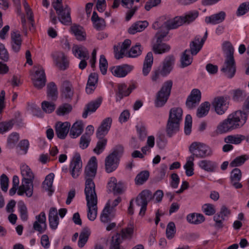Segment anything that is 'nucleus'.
I'll return each instance as SVG.
<instances>
[{
  "label": "nucleus",
  "instance_id": "nucleus-1",
  "mask_svg": "<svg viewBox=\"0 0 249 249\" xmlns=\"http://www.w3.org/2000/svg\"><path fill=\"white\" fill-rule=\"evenodd\" d=\"M247 114L240 110L230 114L217 126L216 132L222 134L242 127L246 123Z\"/></svg>",
  "mask_w": 249,
  "mask_h": 249
},
{
  "label": "nucleus",
  "instance_id": "nucleus-2",
  "mask_svg": "<svg viewBox=\"0 0 249 249\" xmlns=\"http://www.w3.org/2000/svg\"><path fill=\"white\" fill-rule=\"evenodd\" d=\"M225 60L221 69L224 75L229 78H232L236 72V64L233 56L234 48L231 44L226 41L223 44Z\"/></svg>",
  "mask_w": 249,
  "mask_h": 249
},
{
  "label": "nucleus",
  "instance_id": "nucleus-3",
  "mask_svg": "<svg viewBox=\"0 0 249 249\" xmlns=\"http://www.w3.org/2000/svg\"><path fill=\"white\" fill-rule=\"evenodd\" d=\"M97 169V160L92 157L89 160L84 171L85 182V194H89L95 192V185L93 181L95 178Z\"/></svg>",
  "mask_w": 249,
  "mask_h": 249
},
{
  "label": "nucleus",
  "instance_id": "nucleus-4",
  "mask_svg": "<svg viewBox=\"0 0 249 249\" xmlns=\"http://www.w3.org/2000/svg\"><path fill=\"white\" fill-rule=\"evenodd\" d=\"M163 196V193L161 190L156 191L154 194L148 190L142 191L136 198L137 205L141 207L139 214L142 215L145 214L149 201L155 198L157 202H160L162 200Z\"/></svg>",
  "mask_w": 249,
  "mask_h": 249
},
{
  "label": "nucleus",
  "instance_id": "nucleus-5",
  "mask_svg": "<svg viewBox=\"0 0 249 249\" xmlns=\"http://www.w3.org/2000/svg\"><path fill=\"white\" fill-rule=\"evenodd\" d=\"M52 5L56 11L59 21L64 25H70L71 20V8L67 4L63 6L62 0H55L52 2Z\"/></svg>",
  "mask_w": 249,
  "mask_h": 249
},
{
  "label": "nucleus",
  "instance_id": "nucleus-6",
  "mask_svg": "<svg viewBox=\"0 0 249 249\" xmlns=\"http://www.w3.org/2000/svg\"><path fill=\"white\" fill-rule=\"evenodd\" d=\"M189 151L192 153L191 156L200 159H204L212 155L211 148L207 145L200 142H193L190 145Z\"/></svg>",
  "mask_w": 249,
  "mask_h": 249
},
{
  "label": "nucleus",
  "instance_id": "nucleus-7",
  "mask_svg": "<svg viewBox=\"0 0 249 249\" xmlns=\"http://www.w3.org/2000/svg\"><path fill=\"white\" fill-rule=\"evenodd\" d=\"M172 86L173 81L171 80H167L163 83L161 88L157 94L155 101L156 107H161L166 103L170 95Z\"/></svg>",
  "mask_w": 249,
  "mask_h": 249
},
{
  "label": "nucleus",
  "instance_id": "nucleus-8",
  "mask_svg": "<svg viewBox=\"0 0 249 249\" xmlns=\"http://www.w3.org/2000/svg\"><path fill=\"white\" fill-rule=\"evenodd\" d=\"M87 202L88 218L90 221H94L97 214V196L96 193L85 194Z\"/></svg>",
  "mask_w": 249,
  "mask_h": 249
},
{
  "label": "nucleus",
  "instance_id": "nucleus-9",
  "mask_svg": "<svg viewBox=\"0 0 249 249\" xmlns=\"http://www.w3.org/2000/svg\"><path fill=\"white\" fill-rule=\"evenodd\" d=\"M198 16V12L196 10L189 11L184 16L176 17L171 19L173 27L178 28L183 24H189L194 21Z\"/></svg>",
  "mask_w": 249,
  "mask_h": 249
},
{
  "label": "nucleus",
  "instance_id": "nucleus-10",
  "mask_svg": "<svg viewBox=\"0 0 249 249\" xmlns=\"http://www.w3.org/2000/svg\"><path fill=\"white\" fill-rule=\"evenodd\" d=\"M82 167V162L79 153H75L70 165V172L73 178H77L80 175Z\"/></svg>",
  "mask_w": 249,
  "mask_h": 249
},
{
  "label": "nucleus",
  "instance_id": "nucleus-11",
  "mask_svg": "<svg viewBox=\"0 0 249 249\" xmlns=\"http://www.w3.org/2000/svg\"><path fill=\"white\" fill-rule=\"evenodd\" d=\"M55 66L60 70H65L69 67V62L67 56L61 51L53 52L52 54Z\"/></svg>",
  "mask_w": 249,
  "mask_h": 249
},
{
  "label": "nucleus",
  "instance_id": "nucleus-12",
  "mask_svg": "<svg viewBox=\"0 0 249 249\" xmlns=\"http://www.w3.org/2000/svg\"><path fill=\"white\" fill-rule=\"evenodd\" d=\"M34 86L37 89H41L46 82L44 70L41 66H38L32 78Z\"/></svg>",
  "mask_w": 249,
  "mask_h": 249
},
{
  "label": "nucleus",
  "instance_id": "nucleus-13",
  "mask_svg": "<svg viewBox=\"0 0 249 249\" xmlns=\"http://www.w3.org/2000/svg\"><path fill=\"white\" fill-rule=\"evenodd\" d=\"M230 214L231 211L226 206H222L219 212L213 216L215 228L222 229L224 227L223 222L225 220V217H228Z\"/></svg>",
  "mask_w": 249,
  "mask_h": 249
},
{
  "label": "nucleus",
  "instance_id": "nucleus-14",
  "mask_svg": "<svg viewBox=\"0 0 249 249\" xmlns=\"http://www.w3.org/2000/svg\"><path fill=\"white\" fill-rule=\"evenodd\" d=\"M171 23H172V21L170 19L165 21L161 25L160 31L155 35V37L156 38V41L155 42H163L162 41L164 38L168 35L169 31L177 28L176 27H173Z\"/></svg>",
  "mask_w": 249,
  "mask_h": 249
},
{
  "label": "nucleus",
  "instance_id": "nucleus-15",
  "mask_svg": "<svg viewBox=\"0 0 249 249\" xmlns=\"http://www.w3.org/2000/svg\"><path fill=\"white\" fill-rule=\"evenodd\" d=\"M212 105L216 113L219 115L223 114L228 107L227 100L224 97L215 98L212 102Z\"/></svg>",
  "mask_w": 249,
  "mask_h": 249
},
{
  "label": "nucleus",
  "instance_id": "nucleus-16",
  "mask_svg": "<svg viewBox=\"0 0 249 249\" xmlns=\"http://www.w3.org/2000/svg\"><path fill=\"white\" fill-rule=\"evenodd\" d=\"M201 97V92L199 89H193L187 99L186 102L187 107L190 109L195 107L200 102Z\"/></svg>",
  "mask_w": 249,
  "mask_h": 249
},
{
  "label": "nucleus",
  "instance_id": "nucleus-17",
  "mask_svg": "<svg viewBox=\"0 0 249 249\" xmlns=\"http://www.w3.org/2000/svg\"><path fill=\"white\" fill-rule=\"evenodd\" d=\"M112 120L111 117L104 119L96 131V136L98 139L104 137L108 132L111 125Z\"/></svg>",
  "mask_w": 249,
  "mask_h": 249
},
{
  "label": "nucleus",
  "instance_id": "nucleus-18",
  "mask_svg": "<svg viewBox=\"0 0 249 249\" xmlns=\"http://www.w3.org/2000/svg\"><path fill=\"white\" fill-rule=\"evenodd\" d=\"M175 60V57L173 55H168L164 58L162 62V66L160 68L161 75L166 76L170 73L173 69Z\"/></svg>",
  "mask_w": 249,
  "mask_h": 249
},
{
  "label": "nucleus",
  "instance_id": "nucleus-19",
  "mask_svg": "<svg viewBox=\"0 0 249 249\" xmlns=\"http://www.w3.org/2000/svg\"><path fill=\"white\" fill-rule=\"evenodd\" d=\"M36 221L33 224V228L40 233H42L47 229L46 218L45 213L42 212L39 215L36 216Z\"/></svg>",
  "mask_w": 249,
  "mask_h": 249
},
{
  "label": "nucleus",
  "instance_id": "nucleus-20",
  "mask_svg": "<svg viewBox=\"0 0 249 249\" xmlns=\"http://www.w3.org/2000/svg\"><path fill=\"white\" fill-rule=\"evenodd\" d=\"M110 201H108L100 215V220L102 222L107 223L115 217L114 210L112 208H110Z\"/></svg>",
  "mask_w": 249,
  "mask_h": 249
},
{
  "label": "nucleus",
  "instance_id": "nucleus-21",
  "mask_svg": "<svg viewBox=\"0 0 249 249\" xmlns=\"http://www.w3.org/2000/svg\"><path fill=\"white\" fill-rule=\"evenodd\" d=\"M134 68L132 65L123 64L114 67L111 69L112 74L118 77H124L129 73Z\"/></svg>",
  "mask_w": 249,
  "mask_h": 249
},
{
  "label": "nucleus",
  "instance_id": "nucleus-22",
  "mask_svg": "<svg viewBox=\"0 0 249 249\" xmlns=\"http://www.w3.org/2000/svg\"><path fill=\"white\" fill-rule=\"evenodd\" d=\"M107 191L108 192H113L114 194H122L124 191V185L119 182L117 183V179L114 177H111L107 183Z\"/></svg>",
  "mask_w": 249,
  "mask_h": 249
},
{
  "label": "nucleus",
  "instance_id": "nucleus-23",
  "mask_svg": "<svg viewBox=\"0 0 249 249\" xmlns=\"http://www.w3.org/2000/svg\"><path fill=\"white\" fill-rule=\"evenodd\" d=\"M20 170L23 177L22 183L33 184L34 174L29 167L26 164H22L20 166Z\"/></svg>",
  "mask_w": 249,
  "mask_h": 249
},
{
  "label": "nucleus",
  "instance_id": "nucleus-24",
  "mask_svg": "<svg viewBox=\"0 0 249 249\" xmlns=\"http://www.w3.org/2000/svg\"><path fill=\"white\" fill-rule=\"evenodd\" d=\"M242 178V172L240 169L237 168H234L231 173V184L236 189L241 188L242 184L239 182Z\"/></svg>",
  "mask_w": 249,
  "mask_h": 249
},
{
  "label": "nucleus",
  "instance_id": "nucleus-25",
  "mask_svg": "<svg viewBox=\"0 0 249 249\" xmlns=\"http://www.w3.org/2000/svg\"><path fill=\"white\" fill-rule=\"evenodd\" d=\"M61 95L66 100H71L73 95L72 84L66 80L62 82L60 88Z\"/></svg>",
  "mask_w": 249,
  "mask_h": 249
},
{
  "label": "nucleus",
  "instance_id": "nucleus-26",
  "mask_svg": "<svg viewBox=\"0 0 249 249\" xmlns=\"http://www.w3.org/2000/svg\"><path fill=\"white\" fill-rule=\"evenodd\" d=\"M11 37L12 49L14 52L18 53L20 49L22 41L21 35L18 31H13L11 33Z\"/></svg>",
  "mask_w": 249,
  "mask_h": 249
},
{
  "label": "nucleus",
  "instance_id": "nucleus-27",
  "mask_svg": "<svg viewBox=\"0 0 249 249\" xmlns=\"http://www.w3.org/2000/svg\"><path fill=\"white\" fill-rule=\"evenodd\" d=\"M70 126V124L68 122L57 124L55 125V132L58 138L64 139L69 132Z\"/></svg>",
  "mask_w": 249,
  "mask_h": 249
},
{
  "label": "nucleus",
  "instance_id": "nucleus-28",
  "mask_svg": "<svg viewBox=\"0 0 249 249\" xmlns=\"http://www.w3.org/2000/svg\"><path fill=\"white\" fill-rule=\"evenodd\" d=\"M198 166L207 172H214L218 168V164L213 161L203 160L198 162Z\"/></svg>",
  "mask_w": 249,
  "mask_h": 249
},
{
  "label": "nucleus",
  "instance_id": "nucleus-29",
  "mask_svg": "<svg viewBox=\"0 0 249 249\" xmlns=\"http://www.w3.org/2000/svg\"><path fill=\"white\" fill-rule=\"evenodd\" d=\"M102 99L98 98L95 100L89 103L86 106L85 111L82 114L84 118H86L89 112H94L100 107L102 103Z\"/></svg>",
  "mask_w": 249,
  "mask_h": 249
},
{
  "label": "nucleus",
  "instance_id": "nucleus-30",
  "mask_svg": "<svg viewBox=\"0 0 249 249\" xmlns=\"http://www.w3.org/2000/svg\"><path fill=\"white\" fill-rule=\"evenodd\" d=\"M180 123L168 119L166 125V132L169 137L177 133L179 130Z\"/></svg>",
  "mask_w": 249,
  "mask_h": 249
},
{
  "label": "nucleus",
  "instance_id": "nucleus-31",
  "mask_svg": "<svg viewBox=\"0 0 249 249\" xmlns=\"http://www.w3.org/2000/svg\"><path fill=\"white\" fill-rule=\"evenodd\" d=\"M226 14L223 11L213 14L209 17H206L205 21L207 24H216L222 22L225 18Z\"/></svg>",
  "mask_w": 249,
  "mask_h": 249
},
{
  "label": "nucleus",
  "instance_id": "nucleus-32",
  "mask_svg": "<svg viewBox=\"0 0 249 249\" xmlns=\"http://www.w3.org/2000/svg\"><path fill=\"white\" fill-rule=\"evenodd\" d=\"M119 160L108 155L105 160V169L107 173H109L115 171L118 166Z\"/></svg>",
  "mask_w": 249,
  "mask_h": 249
},
{
  "label": "nucleus",
  "instance_id": "nucleus-33",
  "mask_svg": "<svg viewBox=\"0 0 249 249\" xmlns=\"http://www.w3.org/2000/svg\"><path fill=\"white\" fill-rule=\"evenodd\" d=\"M54 177V175L53 173H50L46 177L45 180L42 183L43 190L48 192V195L49 196H52L54 192V190L52 189Z\"/></svg>",
  "mask_w": 249,
  "mask_h": 249
},
{
  "label": "nucleus",
  "instance_id": "nucleus-34",
  "mask_svg": "<svg viewBox=\"0 0 249 249\" xmlns=\"http://www.w3.org/2000/svg\"><path fill=\"white\" fill-rule=\"evenodd\" d=\"M72 50L75 56H77L76 54H78V58L86 59L89 58V53L87 48L83 46L75 45L72 47Z\"/></svg>",
  "mask_w": 249,
  "mask_h": 249
},
{
  "label": "nucleus",
  "instance_id": "nucleus-35",
  "mask_svg": "<svg viewBox=\"0 0 249 249\" xmlns=\"http://www.w3.org/2000/svg\"><path fill=\"white\" fill-rule=\"evenodd\" d=\"M203 45L200 41V36H196L190 43V53L192 56L196 55L201 49Z\"/></svg>",
  "mask_w": 249,
  "mask_h": 249
},
{
  "label": "nucleus",
  "instance_id": "nucleus-36",
  "mask_svg": "<svg viewBox=\"0 0 249 249\" xmlns=\"http://www.w3.org/2000/svg\"><path fill=\"white\" fill-rule=\"evenodd\" d=\"M84 125L81 121H77L72 125L70 136L71 138H76L80 136L83 131Z\"/></svg>",
  "mask_w": 249,
  "mask_h": 249
},
{
  "label": "nucleus",
  "instance_id": "nucleus-37",
  "mask_svg": "<svg viewBox=\"0 0 249 249\" xmlns=\"http://www.w3.org/2000/svg\"><path fill=\"white\" fill-rule=\"evenodd\" d=\"M183 111L180 107H173L169 111L168 119L180 123L182 121Z\"/></svg>",
  "mask_w": 249,
  "mask_h": 249
},
{
  "label": "nucleus",
  "instance_id": "nucleus-38",
  "mask_svg": "<svg viewBox=\"0 0 249 249\" xmlns=\"http://www.w3.org/2000/svg\"><path fill=\"white\" fill-rule=\"evenodd\" d=\"M170 49L169 45L163 42H155L152 46V50L155 54L166 53Z\"/></svg>",
  "mask_w": 249,
  "mask_h": 249
},
{
  "label": "nucleus",
  "instance_id": "nucleus-39",
  "mask_svg": "<svg viewBox=\"0 0 249 249\" xmlns=\"http://www.w3.org/2000/svg\"><path fill=\"white\" fill-rule=\"evenodd\" d=\"M153 62V56L152 52H148L145 58L142 68V74L144 76L148 75L150 72Z\"/></svg>",
  "mask_w": 249,
  "mask_h": 249
},
{
  "label": "nucleus",
  "instance_id": "nucleus-40",
  "mask_svg": "<svg viewBox=\"0 0 249 249\" xmlns=\"http://www.w3.org/2000/svg\"><path fill=\"white\" fill-rule=\"evenodd\" d=\"M33 184L22 183V185L19 186L18 194L22 196L25 193L27 197H31L33 193Z\"/></svg>",
  "mask_w": 249,
  "mask_h": 249
},
{
  "label": "nucleus",
  "instance_id": "nucleus-41",
  "mask_svg": "<svg viewBox=\"0 0 249 249\" xmlns=\"http://www.w3.org/2000/svg\"><path fill=\"white\" fill-rule=\"evenodd\" d=\"M148 25V23L146 21H139L136 22L128 29V32L130 34H135L138 32L143 31Z\"/></svg>",
  "mask_w": 249,
  "mask_h": 249
},
{
  "label": "nucleus",
  "instance_id": "nucleus-42",
  "mask_svg": "<svg viewBox=\"0 0 249 249\" xmlns=\"http://www.w3.org/2000/svg\"><path fill=\"white\" fill-rule=\"evenodd\" d=\"M190 53V51L188 49L185 50L182 53L180 59L181 68L187 67L192 63L193 56H191Z\"/></svg>",
  "mask_w": 249,
  "mask_h": 249
},
{
  "label": "nucleus",
  "instance_id": "nucleus-43",
  "mask_svg": "<svg viewBox=\"0 0 249 249\" xmlns=\"http://www.w3.org/2000/svg\"><path fill=\"white\" fill-rule=\"evenodd\" d=\"M90 234V229L88 227L84 228L79 235L78 245L79 247L82 248L88 241Z\"/></svg>",
  "mask_w": 249,
  "mask_h": 249
},
{
  "label": "nucleus",
  "instance_id": "nucleus-44",
  "mask_svg": "<svg viewBox=\"0 0 249 249\" xmlns=\"http://www.w3.org/2000/svg\"><path fill=\"white\" fill-rule=\"evenodd\" d=\"M48 97L52 100H56L57 98L58 91L55 84L53 82L49 83L47 86Z\"/></svg>",
  "mask_w": 249,
  "mask_h": 249
},
{
  "label": "nucleus",
  "instance_id": "nucleus-45",
  "mask_svg": "<svg viewBox=\"0 0 249 249\" xmlns=\"http://www.w3.org/2000/svg\"><path fill=\"white\" fill-rule=\"evenodd\" d=\"M187 220L190 223L199 224L205 221V217L200 213H191L187 216Z\"/></svg>",
  "mask_w": 249,
  "mask_h": 249
},
{
  "label": "nucleus",
  "instance_id": "nucleus-46",
  "mask_svg": "<svg viewBox=\"0 0 249 249\" xmlns=\"http://www.w3.org/2000/svg\"><path fill=\"white\" fill-rule=\"evenodd\" d=\"M122 239L121 238V234L116 233L112 236L109 249H125L120 244L122 243Z\"/></svg>",
  "mask_w": 249,
  "mask_h": 249
},
{
  "label": "nucleus",
  "instance_id": "nucleus-47",
  "mask_svg": "<svg viewBox=\"0 0 249 249\" xmlns=\"http://www.w3.org/2000/svg\"><path fill=\"white\" fill-rule=\"evenodd\" d=\"M71 31L75 36L77 40L83 41L86 39V33L83 27L79 25H74L71 28Z\"/></svg>",
  "mask_w": 249,
  "mask_h": 249
},
{
  "label": "nucleus",
  "instance_id": "nucleus-48",
  "mask_svg": "<svg viewBox=\"0 0 249 249\" xmlns=\"http://www.w3.org/2000/svg\"><path fill=\"white\" fill-rule=\"evenodd\" d=\"M245 139V136L242 135H229L225 138L224 142L227 143H232L238 144L243 140Z\"/></svg>",
  "mask_w": 249,
  "mask_h": 249
},
{
  "label": "nucleus",
  "instance_id": "nucleus-49",
  "mask_svg": "<svg viewBox=\"0 0 249 249\" xmlns=\"http://www.w3.org/2000/svg\"><path fill=\"white\" fill-rule=\"evenodd\" d=\"M248 160H249V155L245 154L238 156L230 163V166L231 167L240 166Z\"/></svg>",
  "mask_w": 249,
  "mask_h": 249
},
{
  "label": "nucleus",
  "instance_id": "nucleus-50",
  "mask_svg": "<svg viewBox=\"0 0 249 249\" xmlns=\"http://www.w3.org/2000/svg\"><path fill=\"white\" fill-rule=\"evenodd\" d=\"M210 104L208 102H205L202 103L197 109L196 115L198 118H202L209 112Z\"/></svg>",
  "mask_w": 249,
  "mask_h": 249
},
{
  "label": "nucleus",
  "instance_id": "nucleus-51",
  "mask_svg": "<svg viewBox=\"0 0 249 249\" xmlns=\"http://www.w3.org/2000/svg\"><path fill=\"white\" fill-rule=\"evenodd\" d=\"M142 47L139 43L131 47L130 50L125 54V55L128 57H136L142 53Z\"/></svg>",
  "mask_w": 249,
  "mask_h": 249
},
{
  "label": "nucleus",
  "instance_id": "nucleus-52",
  "mask_svg": "<svg viewBox=\"0 0 249 249\" xmlns=\"http://www.w3.org/2000/svg\"><path fill=\"white\" fill-rule=\"evenodd\" d=\"M15 123L14 119L3 121L0 123V133L3 134L11 130Z\"/></svg>",
  "mask_w": 249,
  "mask_h": 249
},
{
  "label": "nucleus",
  "instance_id": "nucleus-53",
  "mask_svg": "<svg viewBox=\"0 0 249 249\" xmlns=\"http://www.w3.org/2000/svg\"><path fill=\"white\" fill-rule=\"evenodd\" d=\"M194 160L193 156L188 157L187 162L184 165L186 176L190 177L194 174Z\"/></svg>",
  "mask_w": 249,
  "mask_h": 249
},
{
  "label": "nucleus",
  "instance_id": "nucleus-54",
  "mask_svg": "<svg viewBox=\"0 0 249 249\" xmlns=\"http://www.w3.org/2000/svg\"><path fill=\"white\" fill-rule=\"evenodd\" d=\"M149 177L148 171H143L138 174L135 178V183L137 185H142L145 182Z\"/></svg>",
  "mask_w": 249,
  "mask_h": 249
},
{
  "label": "nucleus",
  "instance_id": "nucleus-55",
  "mask_svg": "<svg viewBox=\"0 0 249 249\" xmlns=\"http://www.w3.org/2000/svg\"><path fill=\"white\" fill-rule=\"evenodd\" d=\"M100 140L98 141L96 147L93 149V151L96 154H100L103 152L105 149L107 143V139L104 137L101 139H99Z\"/></svg>",
  "mask_w": 249,
  "mask_h": 249
},
{
  "label": "nucleus",
  "instance_id": "nucleus-56",
  "mask_svg": "<svg viewBox=\"0 0 249 249\" xmlns=\"http://www.w3.org/2000/svg\"><path fill=\"white\" fill-rule=\"evenodd\" d=\"M18 209L20 213V218L22 221H25L28 218L27 208L23 202L18 204Z\"/></svg>",
  "mask_w": 249,
  "mask_h": 249
},
{
  "label": "nucleus",
  "instance_id": "nucleus-57",
  "mask_svg": "<svg viewBox=\"0 0 249 249\" xmlns=\"http://www.w3.org/2000/svg\"><path fill=\"white\" fill-rule=\"evenodd\" d=\"M246 95L245 90L237 89L233 91L232 99L235 101H242L244 100Z\"/></svg>",
  "mask_w": 249,
  "mask_h": 249
},
{
  "label": "nucleus",
  "instance_id": "nucleus-58",
  "mask_svg": "<svg viewBox=\"0 0 249 249\" xmlns=\"http://www.w3.org/2000/svg\"><path fill=\"white\" fill-rule=\"evenodd\" d=\"M72 110V107L69 104H64L59 107L56 110L58 115H64L70 113Z\"/></svg>",
  "mask_w": 249,
  "mask_h": 249
},
{
  "label": "nucleus",
  "instance_id": "nucleus-59",
  "mask_svg": "<svg viewBox=\"0 0 249 249\" xmlns=\"http://www.w3.org/2000/svg\"><path fill=\"white\" fill-rule=\"evenodd\" d=\"M176 233V226L175 224L173 222H169L166 228V234L167 237L169 239H172Z\"/></svg>",
  "mask_w": 249,
  "mask_h": 249
},
{
  "label": "nucleus",
  "instance_id": "nucleus-60",
  "mask_svg": "<svg viewBox=\"0 0 249 249\" xmlns=\"http://www.w3.org/2000/svg\"><path fill=\"white\" fill-rule=\"evenodd\" d=\"M249 11V2L247 1L241 3L238 7L236 15L237 16H241Z\"/></svg>",
  "mask_w": 249,
  "mask_h": 249
},
{
  "label": "nucleus",
  "instance_id": "nucleus-61",
  "mask_svg": "<svg viewBox=\"0 0 249 249\" xmlns=\"http://www.w3.org/2000/svg\"><path fill=\"white\" fill-rule=\"evenodd\" d=\"M118 92L117 95L120 99L124 96L129 95V92L127 90V87L125 84H120L118 85Z\"/></svg>",
  "mask_w": 249,
  "mask_h": 249
},
{
  "label": "nucleus",
  "instance_id": "nucleus-62",
  "mask_svg": "<svg viewBox=\"0 0 249 249\" xmlns=\"http://www.w3.org/2000/svg\"><path fill=\"white\" fill-rule=\"evenodd\" d=\"M108 67L107 61L104 55L102 54L100 56L99 60V68L101 73L105 75L107 73Z\"/></svg>",
  "mask_w": 249,
  "mask_h": 249
},
{
  "label": "nucleus",
  "instance_id": "nucleus-63",
  "mask_svg": "<svg viewBox=\"0 0 249 249\" xmlns=\"http://www.w3.org/2000/svg\"><path fill=\"white\" fill-rule=\"evenodd\" d=\"M203 212L207 215H212L215 213V209L214 205L212 204H205L202 206Z\"/></svg>",
  "mask_w": 249,
  "mask_h": 249
},
{
  "label": "nucleus",
  "instance_id": "nucleus-64",
  "mask_svg": "<svg viewBox=\"0 0 249 249\" xmlns=\"http://www.w3.org/2000/svg\"><path fill=\"white\" fill-rule=\"evenodd\" d=\"M43 110L47 113H52L54 111L55 106L54 103L48 101H43L41 104Z\"/></svg>",
  "mask_w": 249,
  "mask_h": 249
}]
</instances>
